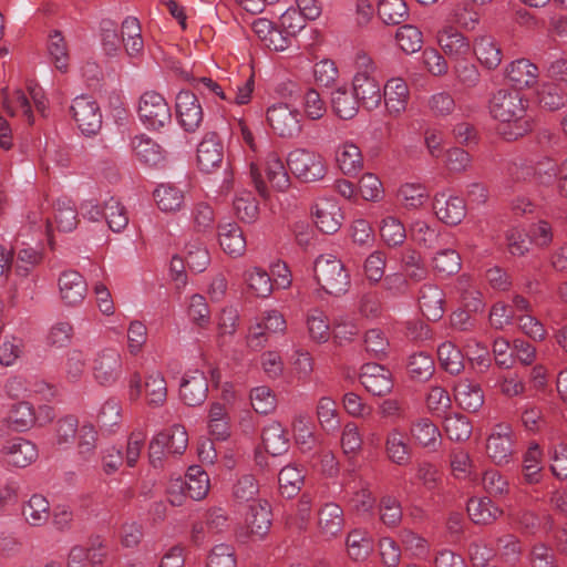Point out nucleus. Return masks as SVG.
Segmentation results:
<instances>
[{"mask_svg": "<svg viewBox=\"0 0 567 567\" xmlns=\"http://www.w3.org/2000/svg\"><path fill=\"white\" fill-rule=\"evenodd\" d=\"M529 101L512 89H498L488 100L491 116L502 123V135L507 141L517 140L533 128V116L528 112Z\"/></svg>", "mask_w": 567, "mask_h": 567, "instance_id": "obj_1", "label": "nucleus"}, {"mask_svg": "<svg viewBox=\"0 0 567 567\" xmlns=\"http://www.w3.org/2000/svg\"><path fill=\"white\" fill-rule=\"evenodd\" d=\"M355 73L352 79L353 93L359 104L368 110L378 109L382 101V90L375 78L377 65L372 58L360 51L354 56Z\"/></svg>", "mask_w": 567, "mask_h": 567, "instance_id": "obj_2", "label": "nucleus"}, {"mask_svg": "<svg viewBox=\"0 0 567 567\" xmlns=\"http://www.w3.org/2000/svg\"><path fill=\"white\" fill-rule=\"evenodd\" d=\"M313 276L321 289L329 295H343L350 287V275L343 262L330 254L316 258Z\"/></svg>", "mask_w": 567, "mask_h": 567, "instance_id": "obj_3", "label": "nucleus"}, {"mask_svg": "<svg viewBox=\"0 0 567 567\" xmlns=\"http://www.w3.org/2000/svg\"><path fill=\"white\" fill-rule=\"evenodd\" d=\"M287 165L290 172L305 183L321 181L327 174L323 157L306 148L291 151L287 156Z\"/></svg>", "mask_w": 567, "mask_h": 567, "instance_id": "obj_4", "label": "nucleus"}, {"mask_svg": "<svg viewBox=\"0 0 567 567\" xmlns=\"http://www.w3.org/2000/svg\"><path fill=\"white\" fill-rule=\"evenodd\" d=\"M137 114L142 124L148 130H159L172 121L168 103L155 91H147L141 95Z\"/></svg>", "mask_w": 567, "mask_h": 567, "instance_id": "obj_5", "label": "nucleus"}, {"mask_svg": "<svg viewBox=\"0 0 567 567\" xmlns=\"http://www.w3.org/2000/svg\"><path fill=\"white\" fill-rule=\"evenodd\" d=\"M122 375L123 359L117 349L109 347L95 353L92 361V377L99 385L113 386L121 380Z\"/></svg>", "mask_w": 567, "mask_h": 567, "instance_id": "obj_6", "label": "nucleus"}, {"mask_svg": "<svg viewBox=\"0 0 567 567\" xmlns=\"http://www.w3.org/2000/svg\"><path fill=\"white\" fill-rule=\"evenodd\" d=\"M515 435L508 423L495 424L487 437L486 452L496 465H505L511 462L514 454Z\"/></svg>", "mask_w": 567, "mask_h": 567, "instance_id": "obj_7", "label": "nucleus"}, {"mask_svg": "<svg viewBox=\"0 0 567 567\" xmlns=\"http://www.w3.org/2000/svg\"><path fill=\"white\" fill-rule=\"evenodd\" d=\"M267 122L280 137L292 138L301 132L300 114L286 103H275L267 109Z\"/></svg>", "mask_w": 567, "mask_h": 567, "instance_id": "obj_8", "label": "nucleus"}, {"mask_svg": "<svg viewBox=\"0 0 567 567\" xmlns=\"http://www.w3.org/2000/svg\"><path fill=\"white\" fill-rule=\"evenodd\" d=\"M71 114L84 135H94L102 126L100 106L91 96H76L71 104Z\"/></svg>", "mask_w": 567, "mask_h": 567, "instance_id": "obj_9", "label": "nucleus"}, {"mask_svg": "<svg viewBox=\"0 0 567 567\" xmlns=\"http://www.w3.org/2000/svg\"><path fill=\"white\" fill-rule=\"evenodd\" d=\"M35 410L27 401L11 404L4 416L0 419V439L12 432H25L35 424Z\"/></svg>", "mask_w": 567, "mask_h": 567, "instance_id": "obj_10", "label": "nucleus"}, {"mask_svg": "<svg viewBox=\"0 0 567 567\" xmlns=\"http://www.w3.org/2000/svg\"><path fill=\"white\" fill-rule=\"evenodd\" d=\"M59 296L65 307L82 305L87 293L84 277L76 270H64L58 278Z\"/></svg>", "mask_w": 567, "mask_h": 567, "instance_id": "obj_11", "label": "nucleus"}, {"mask_svg": "<svg viewBox=\"0 0 567 567\" xmlns=\"http://www.w3.org/2000/svg\"><path fill=\"white\" fill-rule=\"evenodd\" d=\"M224 159V145L214 132L206 133L197 145L196 162L204 173L219 168Z\"/></svg>", "mask_w": 567, "mask_h": 567, "instance_id": "obj_12", "label": "nucleus"}, {"mask_svg": "<svg viewBox=\"0 0 567 567\" xmlns=\"http://www.w3.org/2000/svg\"><path fill=\"white\" fill-rule=\"evenodd\" d=\"M176 114L181 126L186 132L199 128L203 118V107L197 96L190 91H181L176 96Z\"/></svg>", "mask_w": 567, "mask_h": 567, "instance_id": "obj_13", "label": "nucleus"}, {"mask_svg": "<svg viewBox=\"0 0 567 567\" xmlns=\"http://www.w3.org/2000/svg\"><path fill=\"white\" fill-rule=\"evenodd\" d=\"M1 454L9 465L19 468L29 466L39 455L37 445L20 436L8 440L1 449Z\"/></svg>", "mask_w": 567, "mask_h": 567, "instance_id": "obj_14", "label": "nucleus"}, {"mask_svg": "<svg viewBox=\"0 0 567 567\" xmlns=\"http://www.w3.org/2000/svg\"><path fill=\"white\" fill-rule=\"evenodd\" d=\"M359 379L363 388L373 395H385L393 388L391 372L378 363L362 365Z\"/></svg>", "mask_w": 567, "mask_h": 567, "instance_id": "obj_15", "label": "nucleus"}, {"mask_svg": "<svg viewBox=\"0 0 567 567\" xmlns=\"http://www.w3.org/2000/svg\"><path fill=\"white\" fill-rule=\"evenodd\" d=\"M433 210L442 223L450 226L458 225L466 216L464 199L458 196H447L444 192L435 194L433 198Z\"/></svg>", "mask_w": 567, "mask_h": 567, "instance_id": "obj_16", "label": "nucleus"}, {"mask_svg": "<svg viewBox=\"0 0 567 567\" xmlns=\"http://www.w3.org/2000/svg\"><path fill=\"white\" fill-rule=\"evenodd\" d=\"M208 392V382L204 372L189 370L185 372L179 385L182 401L188 406H197L205 402Z\"/></svg>", "mask_w": 567, "mask_h": 567, "instance_id": "obj_17", "label": "nucleus"}, {"mask_svg": "<svg viewBox=\"0 0 567 567\" xmlns=\"http://www.w3.org/2000/svg\"><path fill=\"white\" fill-rule=\"evenodd\" d=\"M505 79L517 90L533 89L538 83V66L528 59L509 62L504 72Z\"/></svg>", "mask_w": 567, "mask_h": 567, "instance_id": "obj_18", "label": "nucleus"}, {"mask_svg": "<svg viewBox=\"0 0 567 567\" xmlns=\"http://www.w3.org/2000/svg\"><path fill=\"white\" fill-rule=\"evenodd\" d=\"M436 40L441 50L454 62L468 58L472 52L468 39L454 27L442 28L437 32Z\"/></svg>", "mask_w": 567, "mask_h": 567, "instance_id": "obj_19", "label": "nucleus"}, {"mask_svg": "<svg viewBox=\"0 0 567 567\" xmlns=\"http://www.w3.org/2000/svg\"><path fill=\"white\" fill-rule=\"evenodd\" d=\"M385 111L388 115L398 117L406 111L410 90L406 82L402 78H391L384 84L382 91Z\"/></svg>", "mask_w": 567, "mask_h": 567, "instance_id": "obj_20", "label": "nucleus"}, {"mask_svg": "<svg viewBox=\"0 0 567 567\" xmlns=\"http://www.w3.org/2000/svg\"><path fill=\"white\" fill-rule=\"evenodd\" d=\"M344 524V513L339 504L326 503L319 509L317 527L322 538L327 540L336 538L342 532Z\"/></svg>", "mask_w": 567, "mask_h": 567, "instance_id": "obj_21", "label": "nucleus"}, {"mask_svg": "<svg viewBox=\"0 0 567 567\" xmlns=\"http://www.w3.org/2000/svg\"><path fill=\"white\" fill-rule=\"evenodd\" d=\"M315 221L324 234H334L342 221L341 208L332 198H321L315 205Z\"/></svg>", "mask_w": 567, "mask_h": 567, "instance_id": "obj_22", "label": "nucleus"}, {"mask_svg": "<svg viewBox=\"0 0 567 567\" xmlns=\"http://www.w3.org/2000/svg\"><path fill=\"white\" fill-rule=\"evenodd\" d=\"M3 114L9 116H22L28 124L31 125L33 123L30 102L21 90L10 91L6 89L0 92V117H2Z\"/></svg>", "mask_w": 567, "mask_h": 567, "instance_id": "obj_23", "label": "nucleus"}, {"mask_svg": "<svg viewBox=\"0 0 567 567\" xmlns=\"http://www.w3.org/2000/svg\"><path fill=\"white\" fill-rule=\"evenodd\" d=\"M218 240L224 252L233 258L243 256L247 241L238 224L228 221L218 226Z\"/></svg>", "mask_w": 567, "mask_h": 567, "instance_id": "obj_24", "label": "nucleus"}, {"mask_svg": "<svg viewBox=\"0 0 567 567\" xmlns=\"http://www.w3.org/2000/svg\"><path fill=\"white\" fill-rule=\"evenodd\" d=\"M419 305L429 320L437 321L444 315V293L436 285H423L420 290Z\"/></svg>", "mask_w": 567, "mask_h": 567, "instance_id": "obj_25", "label": "nucleus"}, {"mask_svg": "<svg viewBox=\"0 0 567 567\" xmlns=\"http://www.w3.org/2000/svg\"><path fill=\"white\" fill-rule=\"evenodd\" d=\"M457 404L467 412H477L484 404V392L478 383L468 379L457 382L454 389Z\"/></svg>", "mask_w": 567, "mask_h": 567, "instance_id": "obj_26", "label": "nucleus"}, {"mask_svg": "<svg viewBox=\"0 0 567 567\" xmlns=\"http://www.w3.org/2000/svg\"><path fill=\"white\" fill-rule=\"evenodd\" d=\"M384 449L386 457L396 465H406L411 458V447L405 433L399 429H391L385 436Z\"/></svg>", "mask_w": 567, "mask_h": 567, "instance_id": "obj_27", "label": "nucleus"}, {"mask_svg": "<svg viewBox=\"0 0 567 567\" xmlns=\"http://www.w3.org/2000/svg\"><path fill=\"white\" fill-rule=\"evenodd\" d=\"M336 159L338 167L344 175L354 176L363 168L361 150L352 142H346L339 146Z\"/></svg>", "mask_w": 567, "mask_h": 567, "instance_id": "obj_28", "label": "nucleus"}, {"mask_svg": "<svg viewBox=\"0 0 567 567\" xmlns=\"http://www.w3.org/2000/svg\"><path fill=\"white\" fill-rule=\"evenodd\" d=\"M480 63L487 70H495L502 62V51L491 35L477 38L472 48Z\"/></svg>", "mask_w": 567, "mask_h": 567, "instance_id": "obj_29", "label": "nucleus"}, {"mask_svg": "<svg viewBox=\"0 0 567 567\" xmlns=\"http://www.w3.org/2000/svg\"><path fill=\"white\" fill-rule=\"evenodd\" d=\"M413 440L421 446L435 450L440 444L441 432L427 417L419 419L410 427Z\"/></svg>", "mask_w": 567, "mask_h": 567, "instance_id": "obj_30", "label": "nucleus"}, {"mask_svg": "<svg viewBox=\"0 0 567 567\" xmlns=\"http://www.w3.org/2000/svg\"><path fill=\"white\" fill-rule=\"evenodd\" d=\"M22 514L29 525L42 526L51 516L50 503L43 495L34 494L23 505Z\"/></svg>", "mask_w": 567, "mask_h": 567, "instance_id": "obj_31", "label": "nucleus"}, {"mask_svg": "<svg viewBox=\"0 0 567 567\" xmlns=\"http://www.w3.org/2000/svg\"><path fill=\"white\" fill-rule=\"evenodd\" d=\"M246 525L250 534L262 538L271 525V513L267 502L251 505L246 516Z\"/></svg>", "mask_w": 567, "mask_h": 567, "instance_id": "obj_32", "label": "nucleus"}, {"mask_svg": "<svg viewBox=\"0 0 567 567\" xmlns=\"http://www.w3.org/2000/svg\"><path fill=\"white\" fill-rule=\"evenodd\" d=\"M467 513L475 524H491L502 511L488 497H480L468 501Z\"/></svg>", "mask_w": 567, "mask_h": 567, "instance_id": "obj_33", "label": "nucleus"}, {"mask_svg": "<svg viewBox=\"0 0 567 567\" xmlns=\"http://www.w3.org/2000/svg\"><path fill=\"white\" fill-rule=\"evenodd\" d=\"M306 327L310 340L317 343H326L330 338V324L327 315L312 308L306 315Z\"/></svg>", "mask_w": 567, "mask_h": 567, "instance_id": "obj_34", "label": "nucleus"}, {"mask_svg": "<svg viewBox=\"0 0 567 567\" xmlns=\"http://www.w3.org/2000/svg\"><path fill=\"white\" fill-rule=\"evenodd\" d=\"M136 157L148 165H156L163 158L162 147L145 134L136 135L131 142Z\"/></svg>", "mask_w": 567, "mask_h": 567, "instance_id": "obj_35", "label": "nucleus"}, {"mask_svg": "<svg viewBox=\"0 0 567 567\" xmlns=\"http://www.w3.org/2000/svg\"><path fill=\"white\" fill-rule=\"evenodd\" d=\"M317 417L322 430L336 433L340 429V415L336 401L330 396H321L317 403Z\"/></svg>", "mask_w": 567, "mask_h": 567, "instance_id": "obj_36", "label": "nucleus"}, {"mask_svg": "<svg viewBox=\"0 0 567 567\" xmlns=\"http://www.w3.org/2000/svg\"><path fill=\"white\" fill-rule=\"evenodd\" d=\"M229 415L226 406L219 402H214L207 416V426L210 435L217 440H226L229 436Z\"/></svg>", "mask_w": 567, "mask_h": 567, "instance_id": "obj_37", "label": "nucleus"}, {"mask_svg": "<svg viewBox=\"0 0 567 567\" xmlns=\"http://www.w3.org/2000/svg\"><path fill=\"white\" fill-rule=\"evenodd\" d=\"M48 52L55 69L62 73L68 72L70 61L69 48L60 31L54 30L50 33Z\"/></svg>", "mask_w": 567, "mask_h": 567, "instance_id": "obj_38", "label": "nucleus"}, {"mask_svg": "<svg viewBox=\"0 0 567 567\" xmlns=\"http://www.w3.org/2000/svg\"><path fill=\"white\" fill-rule=\"evenodd\" d=\"M348 555L353 560H364L373 550V540L361 529L351 530L346 539Z\"/></svg>", "mask_w": 567, "mask_h": 567, "instance_id": "obj_39", "label": "nucleus"}, {"mask_svg": "<svg viewBox=\"0 0 567 567\" xmlns=\"http://www.w3.org/2000/svg\"><path fill=\"white\" fill-rule=\"evenodd\" d=\"M331 105L340 118L350 120L358 113L360 104L354 93L349 92L346 87H338L331 93Z\"/></svg>", "mask_w": 567, "mask_h": 567, "instance_id": "obj_40", "label": "nucleus"}, {"mask_svg": "<svg viewBox=\"0 0 567 567\" xmlns=\"http://www.w3.org/2000/svg\"><path fill=\"white\" fill-rule=\"evenodd\" d=\"M426 187L420 183H405L398 190V198L406 209H419L429 199Z\"/></svg>", "mask_w": 567, "mask_h": 567, "instance_id": "obj_41", "label": "nucleus"}, {"mask_svg": "<svg viewBox=\"0 0 567 567\" xmlns=\"http://www.w3.org/2000/svg\"><path fill=\"white\" fill-rule=\"evenodd\" d=\"M266 175L269 183L278 190L288 188L290 179L286 167L276 152H269L265 159Z\"/></svg>", "mask_w": 567, "mask_h": 567, "instance_id": "obj_42", "label": "nucleus"}, {"mask_svg": "<svg viewBox=\"0 0 567 567\" xmlns=\"http://www.w3.org/2000/svg\"><path fill=\"white\" fill-rule=\"evenodd\" d=\"M187 495L195 501H200L208 494L209 476L200 466H190L186 474Z\"/></svg>", "mask_w": 567, "mask_h": 567, "instance_id": "obj_43", "label": "nucleus"}, {"mask_svg": "<svg viewBox=\"0 0 567 567\" xmlns=\"http://www.w3.org/2000/svg\"><path fill=\"white\" fill-rule=\"evenodd\" d=\"M154 198L163 212H175L184 204V193L169 184H162L154 190Z\"/></svg>", "mask_w": 567, "mask_h": 567, "instance_id": "obj_44", "label": "nucleus"}, {"mask_svg": "<svg viewBox=\"0 0 567 567\" xmlns=\"http://www.w3.org/2000/svg\"><path fill=\"white\" fill-rule=\"evenodd\" d=\"M262 442L266 451L276 456L288 450V439L280 423L271 422L262 432Z\"/></svg>", "mask_w": 567, "mask_h": 567, "instance_id": "obj_45", "label": "nucleus"}, {"mask_svg": "<svg viewBox=\"0 0 567 567\" xmlns=\"http://www.w3.org/2000/svg\"><path fill=\"white\" fill-rule=\"evenodd\" d=\"M437 358L442 368L450 374H460L464 369L463 354L454 343L446 341L439 346Z\"/></svg>", "mask_w": 567, "mask_h": 567, "instance_id": "obj_46", "label": "nucleus"}, {"mask_svg": "<svg viewBox=\"0 0 567 567\" xmlns=\"http://www.w3.org/2000/svg\"><path fill=\"white\" fill-rule=\"evenodd\" d=\"M378 14L385 24L394 25L408 18L409 9L404 0H380Z\"/></svg>", "mask_w": 567, "mask_h": 567, "instance_id": "obj_47", "label": "nucleus"}, {"mask_svg": "<svg viewBox=\"0 0 567 567\" xmlns=\"http://www.w3.org/2000/svg\"><path fill=\"white\" fill-rule=\"evenodd\" d=\"M185 261L190 270L195 272L204 271L210 262L206 246L197 239L188 241L185 245Z\"/></svg>", "mask_w": 567, "mask_h": 567, "instance_id": "obj_48", "label": "nucleus"}, {"mask_svg": "<svg viewBox=\"0 0 567 567\" xmlns=\"http://www.w3.org/2000/svg\"><path fill=\"white\" fill-rule=\"evenodd\" d=\"M302 470L296 465H287L278 474L280 492L284 496L290 498L298 493L303 483Z\"/></svg>", "mask_w": 567, "mask_h": 567, "instance_id": "obj_49", "label": "nucleus"}, {"mask_svg": "<svg viewBox=\"0 0 567 567\" xmlns=\"http://www.w3.org/2000/svg\"><path fill=\"white\" fill-rule=\"evenodd\" d=\"M395 41L403 52L412 54L421 50L423 34L415 25L404 24L396 30Z\"/></svg>", "mask_w": 567, "mask_h": 567, "instance_id": "obj_50", "label": "nucleus"}, {"mask_svg": "<svg viewBox=\"0 0 567 567\" xmlns=\"http://www.w3.org/2000/svg\"><path fill=\"white\" fill-rule=\"evenodd\" d=\"M245 281L249 290L257 297L267 298L272 291V281L268 272L252 267L245 272Z\"/></svg>", "mask_w": 567, "mask_h": 567, "instance_id": "obj_51", "label": "nucleus"}, {"mask_svg": "<svg viewBox=\"0 0 567 567\" xmlns=\"http://www.w3.org/2000/svg\"><path fill=\"white\" fill-rule=\"evenodd\" d=\"M145 394L151 406H162L166 402L167 386L161 372H152L145 382Z\"/></svg>", "mask_w": 567, "mask_h": 567, "instance_id": "obj_52", "label": "nucleus"}, {"mask_svg": "<svg viewBox=\"0 0 567 567\" xmlns=\"http://www.w3.org/2000/svg\"><path fill=\"white\" fill-rule=\"evenodd\" d=\"M291 426L300 450L302 452L310 451L316 442L310 419L307 415L297 414L292 419Z\"/></svg>", "mask_w": 567, "mask_h": 567, "instance_id": "obj_53", "label": "nucleus"}, {"mask_svg": "<svg viewBox=\"0 0 567 567\" xmlns=\"http://www.w3.org/2000/svg\"><path fill=\"white\" fill-rule=\"evenodd\" d=\"M104 219L110 229L120 233L126 228L128 216L125 207L114 197H110L104 202Z\"/></svg>", "mask_w": 567, "mask_h": 567, "instance_id": "obj_54", "label": "nucleus"}, {"mask_svg": "<svg viewBox=\"0 0 567 567\" xmlns=\"http://www.w3.org/2000/svg\"><path fill=\"white\" fill-rule=\"evenodd\" d=\"M234 209L237 217L247 224L254 223L259 214L257 199L247 190H243L236 195L234 199Z\"/></svg>", "mask_w": 567, "mask_h": 567, "instance_id": "obj_55", "label": "nucleus"}, {"mask_svg": "<svg viewBox=\"0 0 567 567\" xmlns=\"http://www.w3.org/2000/svg\"><path fill=\"white\" fill-rule=\"evenodd\" d=\"M401 265L404 276L414 282H420L427 276V269L422 261L421 255L416 250H405L401 257Z\"/></svg>", "mask_w": 567, "mask_h": 567, "instance_id": "obj_56", "label": "nucleus"}, {"mask_svg": "<svg viewBox=\"0 0 567 567\" xmlns=\"http://www.w3.org/2000/svg\"><path fill=\"white\" fill-rule=\"evenodd\" d=\"M444 430L450 440L463 442L470 439L472 424L465 415L454 413L445 417Z\"/></svg>", "mask_w": 567, "mask_h": 567, "instance_id": "obj_57", "label": "nucleus"}, {"mask_svg": "<svg viewBox=\"0 0 567 567\" xmlns=\"http://www.w3.org/2000/svg\"><path fill=\"white\" fill-rule=\"evenodd\" d=\"M54 220L61 231H72L78 225V212L69 199H59L54 205Z\"/></svg>", "mask_w": 567, "mask_h": 567, "instance_id": "obj_58", "label": "nucleus"}, {"mask_svg": "<svg viewBox=\"0 0 567 567\" xmlns=\"http://www.w3.org/2000/svg\"><path fill=\"white\" fill-rule=\"evenodd\" d=\"M380 234L385 244L392 247L402 245L406 238L404 225L393 216H386L382 219Z\"/></svg>", "mask_w": 567, "mask_h": 567, "instance_id": "obj_59", "label": "nucleus"}, {"mask_svg": "<svg viewBox=\"0 0 567 567\" xmlns=\"http://www.w3.org/2000/svg\"><path fill=\"white\" fill-rule=\"evenodd\" d=\"M301 107L305 115L312 121L322 118L327 112L326 101L321 97L320 93L312 87H308L303 92Z\"/></svg>", "mask_w": 567, "mask_h": 567, "instance_id": "obj_60", "label": "nucleus"}, {"mask_svg": "<svg viewBox=\"0 0 567 567\" xmlns=\"http://www.w3.org/2000/svg\"><path fill=\"white\" fill-rule=\"evenodd\" d=\"M409 229L411 238L424 247L432 248L439 244L440 231L425 220L414 219Z\"/></svg>", "mask_w": 567, "mask_h": 567, "instance_id": "obj_61", "label": "nucleus"}, {"mask_svg": "<svg viewBox=\"0 0 567 567\" xmlns=\"http://www.w3.org/2000/svg\"><path fill=\"white\" fill-rule=\"evenodd\" d=\"M86 355L80 349H71L65 354L64 373L70 382H79L86 369Z\"/></svg>", "mask_w": 567, "mask_h": 567, "instance_id": "obj_62", "label": "nucleus"}, {"mask_svg": "<svg viewBox=\"0 0 567 567\" xmlns=\"http://www.w3.org/2000/svg\"><path fill=\"white\" fill-rule=\"evenodd\" d=\"M433 268L443 275H454L461 269V257L454 249L440 250L432 259Z\"/></svg>", "mask_w": 567, "mask_h": 567, "instance_id": "obj_63", "label": "nucleus"}, {"mask_svg": "<svg viewBox=\"0 0 567 567\" xmlns=\"http://www.w3.org/2000/svg\"><path fill=\"white\" fill-rule=\"evenodd\" d=\"M453 73L456 81L464 87H475L481 80V74L477 66L467 61V58H463L454 62Z\"/></svg>", "mask_w": 567, "mask_h": 567, "instance_id": "obj_64", "label": "nucleus"}]
</instances>
